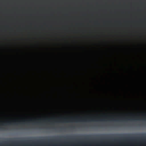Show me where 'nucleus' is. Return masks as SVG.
<instances>
[{
  "instance_id": "f257e3e1",
  "label": "nucleus",
  "mask_w": 146,
  "mask_h": 146,
  "mask_svg": "<svg viewBox=\"0 0 146 146\" xmlns=\"http://www.w3.org/2000/svg\"><path fill=\"white\" fill-rule=\"evenodd\" d=\"M104 119H99L100 118L97 117H88L87 118H82L78 117V116H76V117H71L70 118H59V122H67V120H70L71 121H74L75 122L78 121H94L97 120H100L102 121H104L106 120V119L108 120H110L112 121H118L120 119L117 118L116 119H115L114 118L110 117V118H108V116L105 115L103 116Z\"/></svg>"
},
{
  "instance_id": "9d476101",
  "label": "nucleus",
  "mask_w": 146,
  "mask_h": 146,
  "mask_svg": "<svg viewBox=\"0 0 146 146\" xmlns=\"http://www.w3.org/2000/svg\"><path fill=\"white\" fill-rule=\"evenodd\" d=\"M78 143H83V142H78Z\"/></svg>"
},
{
  "instance_id": "20e7f679",
  "label": "nucleus",
  "mask_w": 146,
  "mask_h": 146,
  "mask_svg": "<svg viewBox=\"0 0 146 146\" xmlns=\"http://www.w3.org/2000/svg\"><path fill=\"white\" fill-rule=\"evenodd\" d=\"M52 119V118H51V119H44V120H43V121H47L48 122H50V119Z\"/></svg>"
},
{
  "instance_id": "f03ea898",
  "label": "nucleus",
  "mask_w": 146,
  "mask_h": 146,
  "mask_svg": "<svg viewBox=\"0 0 146 146\" xmlns=\"http://www.w3.org/2000/svg\"><path fill=\"white\" fill-rule=\"evenodd\" d=\"M38 121H37L35 120L32 119H30L29 120H23L21 121H20L19 120H14L13 121H8L5 122H3V125H11L12 124H20L22 122L24 124L25 123L27 122L29 123L30 122H34L35 123H40V121H41V119H38Z\"/></svg>"
},
{
  "instance_id": "f8f14e48",
  "label": "nucleus",
  "mask_w": 146,
  "mask_h": 146,
  "mask_svg": "<svg viewBox=\"0 0 146 146\" xmlns=\"http://www.w3.org/2000/svg\"><path fill=\"white\" fill-rule=\"evenodd\" d=\"M1 145V144H0V146Z\"/></svg>"
},
{
  "instance_id": "423d86ee",
  "label": "nucleus",
  "mask_w": 146,
  "mask_h": 146,
  "mask_svg": "<svg viewBox=\"0 0 146 146\" xmlns=\"http://www.w3.org/2000/svg\"><path fill=\"white\" fill-rule=\"evenodd\" d=\"M16 144V143H15L14 142H12V145H15Z\"/></svg>"
},
{
  "instance_id": "ddd939ff",
  "label": "nucleus",
  "mask_w": 146,
  "mask_h": 146,
  "mask_svg": "<svg viewBox=\"0 0 146 146\" xmlns=\"http://www.w3.org/2000/svg\"><path fill=\"white\" fill-rule=\"evenodd\" d=\"M0 129H1V128L0 127Z\"/></svg>"
},
{
  "instance_id": "1a4fd4ad",
  "label": "nucleus",
  "mask_w": 146,
  "mask_h": 146,
  "mask_svg": "<svg viewBox=\"0 0 146 146\" xmlns=\"http://www.w3.org/2000/svg\"><path fill=\"white\" fill-rule=\"evenodd\" d=\"M127 119V118L126 117V118H123V119L124 120H126Z\"/></svg>"
},
{
  "instance_id": "9b49d317",
  "label": "nucleus",
  "mask_w": 146,
  "mask_h": 146,
  "mask_svg": "<svg viewBox=\"0 0 146 146\" xmlns=\"http://www.w3.org/2000/svg\"><path fill=\"white\" fill-rule=\"evenodd\" d=\"M53 146H55L56 145L55 144H54Z\"/></svg>"
},
{
  "instance_id": "0eeeda50",
  "label": "nucleus",
  "mask_w": 146,
  "mask_h": 146,
  "mask_svg": "<svg viewBox=\"0 0 146 146\" xmlns=\"http://www.w3.org/2000/svg\"><path fill=\"white\" fill-rule=\"evenodd\" d=\"M8 142V141H5V144H7V143Z\"/></svg>"
},
{
  "instance_id": "7ed1b4c3",
  "label": "nucleus",
  "mask_w": 146,
  "mask_h": 146,
  "mask_svg": "<svg viewBox=\"0 0 146 146\" xmlns=\"http://www.w3.org/2000/svg\"><path fill=\"white\" fill-rule=\"evenodd\" d=\"M139 115H137V116H135L134 115L132 114H131V118H135V117H139Z\"/></svg>"
},
{
  "instance_id": "39448f33",
  "label": "nucleus",
  "mask_w": 146,
  "mask_h": 146,
  "mask_svg": "<svg viewBox=\"0 0 146 146\" xmlns=\"http://www.w3.org/2000/svg\"><path fill=\"white\" fill-rule=\"evenodd\" d=\"M90 137V135H86L85 136V139H88Z\"/></svg>"
},
{
  "instance_id": "6e6552de",
  "label": "nucleus",
  "mask_w": 146,
  "mask_h": 146,
  "mask_svg": "<svg viewBox=\"0 0 146 146\" xmlns=\"http://www.w3.org/2000/svg\"><path fill=\"white\" fill-rule=\"evenodd\" d=\"M115 141L117 142L118 141V140L117 139H115Z\"/></svg>"
}]
</instances>
